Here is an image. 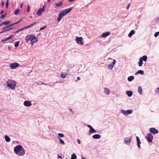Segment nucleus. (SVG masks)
Returning <instances> with one entry per match:
<instances>
[{"label": "nucleus", "instance_id": "1", "mask_svg": "<svg viewBox=\"0 0 159 159\" xmlns=\"http://www.w3.org/2000/svg\"><path fill=\"white\" fill-rule=\"evenodd\" d=\"M15 152L19 156H22L25 153L24 148L20 145H17L14 148Z\"/></svg>", "mask_w": 159, "mask_h": 159}, {"label": "nucleus", "instance_id": "2", "mask_svg": "<svg viewBox=\"0 0 159 159\" xmlns=\"http://www.w3.org/2000/svg\"><path fill=\"white\" fill-rule=\"evenodd\" d=\"M7 86L11 89L14 90L15 89L16 84V83L14 80H8L7 82Z\"/></svg>", "mask_w": 159, "mask_h": 159}, {"label": "nucleus", "instance_id": "3", "mask_svg": "<svg viewBox=\"0 0 159 159\" xmlns=\"http://www.w3.org/2000/svg\"><path fill=\"white\" fill-rule=\"evenodd\" d=\"M147 141L149 142H151L153 140V136L151 133L148 134L145 137Z\"/></svg>", "mask_w": 159, "mask_h": 159}, {"label": "nucleus", "instance_id": "4", "mask_svg": "<svg viewBox=\"0 0 159 159\" xmlns=\"http://www.w3.org/2000/svg\"><path fill=\"white\" fill-rule=\"evenodd\" d=\"M45 6L44 5L43 6L42 8H39L36 14L38 16H40L42 13L45 11Z\"/></svg>", "mask_w": 159, "mask_h": 159}, {"label": "nucleus", "instance_id": "5", "mask_svg": "<svg viewBox=\"0 0 159 159\" xmlns=\"http://www.w3.org/2000/svg\"><path fill=\"white\" fill-rule=\"evenodd\" d=\"M76 43H80L82 45H83L84 44L83 42V38L82 37H77L76 38Z\"/></svg>", "mask_w": 159, "mask_h": 159}, {"label": "nucleus", "instance_id": "6", "mask_svg": "<svg viewBox=\"0 0 159 159\" xmlns=\"http://www.w3.org/2000/svg\"><path fill=\"white\" fill-rule=\"evenodd\" d=\"M19 64L16 62L11 63L10 65V67L12 69H15L19 67Z\"/></svg>", "mask_w": 159, "mask_h": 159}, {"label": "nucleus", "instance_id": "7", "mask_svg": "<svg viewBox=\"0 0 159 159\" xmlns=\"http://www.w3.org/2000/svg\"><path fill=\"white\" fill-rule=\"evenodd\" d=\"M38 41V38H36L34 35H33L31 42V46H33L34 43L37 42Z\"/></svg>", "mask_w": 159, "mask_h": 159}, {"label": "nucleus", "instance_id": "8", "mask_svg": "<svg viewBox=\"0 0 159 159\" xmlns=\"http://www.w3.org/2000/svg\"><path fill=\"white\" fill-rule=\"evenodd\" d=\"M72 7H70L69 8L63 10L62 11H61V12H62L63 14L65 16L69 13L72 10Z\"/></svg>", "mask_w": 159, "mask_h": 159}, {"label": "nucleus", "instance_id": "9", "mask_svg": "<svg viewBox=\"0 0 159 159\" xmlns=\"http://www.w3.org/2000/svg\"><path fill=\"white\" fill-rule=\"evenodd\" d=\"M33 35V34H30L27 35L25 38V42L27 43L30 40L31 42Z\"/></svg>", "mask_w": 159, "mask_h": 159}, {"label": "nucleus", "instance_id": "10", "mask_svg": "<svg viewBox=\"0 0 159 159\" xmlns=\"http://www.w3.org/2000/svg\"><path fill=\"white\" fill-rule=\"evenodd\" d=\"M131 139V137H127L125 139V142L127 144L129 145L130 144Z\"/></svg>", "mask_w": 159, "mask_h": 159}, {"label": "nucleus", "instance_id": "11", "mask_svg": "<svg viewBox=\"0 0 159 159\" xmlns=\"http://www.w3.org/2000/svg\"><path fill=\"white\" fill-rule=\"evenodd\" d=\"M150 131L153 134H157L158 132V131L154 128H152L150 129Z\"/></svg>", "mask_w": 159, "mask_h": 159}, {"label": "nucleus", "instance_id": "12", "mask_svg": "<svg viewBox=\"0 0 159 159\" xmlns=\"http://www.w3.org/2000/svg\"><path fill=\"white\" fill-rule=\"evenodd\" d=\"M116 60H115V59L113 61V62H112V64H110L108 65V69H112L113 68V67L114 66V65L116 63Z\"/></svg>", "mask_w": 159, "mask_h": 159}, {"label": "nucleus", "instance_id": "13", "mask_svg": "<svg viewBox=\"0 0 159 159\" xmlns=\"http://www.w3.org/2000/svg\"><path fill=\"white\" fill-rule=\"evenodd\" d=\"M24 104L26 107H30L32 105L30 101H25L24 102Z\"/></svg>", "mask_w": 159, "mask_h": 159}, {"label": "nucleus", "instance_id": "14", "mask_svg": "<svg viewBox=\"0 0 159 159\" xmlns=\"http://www.w3.org/2000/svg\"><path fill=\"white\" fill-rule=\"evenodd\" d=\"M64 16V15H63V13L61 12L59 14V16L57 19V21H60L63 18V17Z\"/></svg>", "mask_w": 159, "mask_h": 159}, {"label": "nucleus", "instance_id": "15", "mask_svg": "<svg viewBox=\"0 0 159 159\" xmlns=\"http://www.w3.org/2000/svg\"><path fill=\"white\" fill-rule=\"evenodd\" d=\"M111 33L110 32H107L103 33L102 35V36L103 38H105L109 35Z\"/></svg>", "mask_w": 159, "mask_h": 159}, {"label": "nucleus", "instance_id": "16", "mask_svg": "<svg viewBox=\"0 0 159 159\" xmlns=\"http://www.w3.org/2000/svg\"><path fill=\"white\" fill-rule=\"evenodd\" d=\"M30 26L29 25H28V26H27L25 27V28L20 29L17 30L14 33L16 34V33H18V32H19L20 31H21L22 30H24L25 29H27V28H30Z\"/></svg>", "mask_w": 159, "mask_h": 159}, {"label": "nucleus", "instance_id": "17", "mask_svg": "<svg viewBox=\"0 0 159 159\" xmlns=\"http://www.w3.org/2000/svg\"><path fill=\"white\" fill-rule=\"evenodd\" d=\"M136 140L138 147L139 148H140V144L141 143L140 142L139 138L138 136L136 137Z\"/></svg>", "mask_w": 159, "mask_h": 159}, {"label": "nucleus", "instance_id": "18", "mask_svg": "<svg viewBox=\"0 0 159 159\" xmlns=\"http://www.w3.org/2000/svg\"><path fill=\"white\" fill-rule=\"evenodd\" d=\"M101 137V135L99 134H96L93 136V138L94 139H99Z\"/></svg>", "mask_w": 159, "mask_h": 159}, {"label": "nucleus", "instance_id": "19", "mask_svg": "<svg viewBox=\"0 0 159 159\" xmlns=\"http://www.w3.org/2000/svg\"><path fill=\"white\" fill-rule=\"evenodd\" d=\"M126 93L129 97H131L132 95L133 92L130 91H127Z\"/></svg>", "mask_w": 159, "mask_h": 159}, {"label": "nucleus", "instance_id": "20", "mask_svg": "<svg viewBox=\"0 0 159 159\" xmlns=\"http://www.w3.org/2000/svg\"><path fill=\"white\" fill-rule=\"evenodd\" d=\"M138 74H140L141 75H143L144 74V72L143 71L141 70H138V71H137L136 73H135V75H137Z\"/></svg>", "mask_w": 159, "mask_h": 159}, {"label": "nucleus", "instance_id": "21", "mask_svg": "<svg viewBox=\"0 0 159 159\" xmlns=\"http://www.w3.org/2000/svg\"><path fill=\"white\" fill-rule=\"evenodd\" d=\"M143 64V61H142V57H141L139 58V66L140 67L141 66H142Z\"/></svg>", "mask_w": 159, "mask_h": 159}, {"label": "nucleus", "instance_id": "22", "mask_svg": "<svg viewBox=\"0 0 159 159\" xmlns=\"http://www.w3.org/2000/svg\"><path fill=\"white\" fill-rule=\"evenodd\" d=\"M67 75V74L66 73H62V72L61 74V78H65Z\"/></svg>", "mask_w": 159, "mask_h": 159}, {"label": "nucleus", "instance_id": "23", "mask_svg": "<svg viewBox=\"0 0 159 159\" xmlns=\"http://www.w3.org/2000/svg\"><path fill=\"white\" fill-rule=\"evenodd\" d=\"M104 93L106 95H108L110 93V91L107 88H104Z\"/></svg>", "mask_w": 159, "mask_h": 159}, {"label": "nucleus", "instance_id": "24", "mask_svg": "<svg viewBox=\"0 0 159 159\" xmlns=\"http://www.w3.org/2000/svg\"><path fill=\"white\" fill-rule=\"evenodd\" d=\"M138 92L140 94H142L143 93V90L141 86H139L138 89Z\"/></svg>", "mask_w": 159, "mask_h": 159}, {"label": "nucleus", "instance_id": "25", "mask_svg": "<svg viewBox=\"0 0 159 159\" xmlns=\"http://www.w3.org/2000/svg\"><path fill=\"white\" fill-rule=\"evenodd\" d=\"M134 79V77L133 76H131L128 78V80L129 81H131Z\"/></svg>", "mask_w": 159, "mask_h": 159}, {"label": "nucleus", "instance_id": "26", "mask_svg": "<svg viewBox=\"0 0 159 159\" xmlns=\"http://www.w3.org/2000/svg\"><path fill=\"white\" fill-rule=\"evenodd\" d=\"M5 138L6 141L7 142H9L11 140V139L7 135L5 136Z\"/></svg>", "mask_w": 159, "mask_h": 159}, {"label": "nucleus", "instance_id": "27", "mask_svg": "<svg viewBox=\"0 0 159 159\" xmlns=\"http://www.w3.org/2000/svg\"><path fill=\"white\" fill-rule=\"evenodd\" d=\"M134 34V30H132L130 31V33L128 34V36L129 37H131L133 34Z\"/></svg>", "mask_w": 159, "mask_h": 159}, {"label": "nucleus", "instance_id": "28", "mask_svg": "<svg viewBox=\"0 0 159 159\" xmlns=\"http://www.w3.org/2000/svg\"><path fill=\"white\" fill-rule=\"evenodd\" d=\"M11 22V21H5L4 22H3L2 23V25H7L10 23Z\"/></svg>", "mask_w": 159, "mask_h": 159}, {"label": "nucleus", "instance_id": "29", "mask_svg": "<svg viewBox=\"0 0 159 159\" xmlns=\"http://www.w3.org/2000/svg\"><path fill=\"white\" fill-rule=\"evenodd\" d=\"M70 159H77L76 154L75 153L72 154L71 156V158Z\"/></svg>", "mask_w": 159, "mask_h": 159}, {"label": "nucleus", "instance_id": "30", "mask_svg": "<svg viewBox=\"0 0 159 159\" xmlns=\"http://www.w3.org/2000/svg\"><path fill=\"white\" fill-rule=\"evenodd\" d=\"M63 4V3L62 2H58V3H55V4L57 7H60L61 5H62Z\"/></svg>", "mask_w": 159, "mask_h": 159}, {"label": "nucleus", "instance_id": "31", "mask_svg": "<svg viewBox=\"0 0 159 159\" xmlns=\"http://www.w3.org/2000/svg\"><path fill=\"white\" fill-rule=\"evenodd\" d=\"M89 132L90 133H93L96 132V130L93 127L90 129Z\"/></svg>", "mask_w": 159, "mask_h": 159}, {"label": "nucleus", "instance_id": "32", "mask_svg": "<svg viewBox=\"0 0 159 159\" xmlns=\"http://www.w3.org/2000/svg\"><path fill=\"white\" fill-rule=\"evenodd\" d=\"M147 57L146 55H144L142 57V61L143 60L144 61H147Z\"/></svg>", "mask_w": 159, "mask_h": 159}, {"label": "nucleus", "instance_id": "33", "mask_svg": "<svg viewBox=\"0 0 159 159\" xmlns=\"http://www.w3.org/2000/svg\"><path fill=\"white\" fill-rule=\"evenodd\" d=\"M20 10L19 9H17L15 10L14 12V14L15 15H17L19 12L20 11Z\"/></svg>", "mask_w": 159, "mask_h": 159}, {"label": "nucleus", "instance_id": "34", "mask_svg": "<svg viewBox=\"0 0 159 159\" xmlns=\"http://www.w3.org/2000/svg\"><path fill=\"white\" fill-rule=\"evenodd\" d=\"M7 13H4L3 14H2V16L0 17V19H2L4 18L7 16Z\"/></svg>", "mask_w": 159, "mask_h": 159}, {"label": "nucleus", "instance_id": "35", "mask_svg": "<svg viewBox=\"0 0 159 159\" xmlns=\"http://www.w3.org/2000/svg\"><path fill=\"white\" fill-rule=\"evenodd\" d=\"M127 115L128 114L132 113L133 111L131 109L128 110L126 111Z\"/></svg>", "mask_w": 159, "mask_h": 159}, {"label": "nucleus", "instance_id": "36", "mask_svg": "<svg viewBox=\"0 0 159 159\" xmlns=\"http://www.w3.org/2000/svg\"><path fill=\"white\" fill-rule=\"evenodd\" d=\"M20 42L19 41H16L15 42L14 44V46L16 47H17L19 44Z\"/></svg>", "mask_w": 159, "mask_h": 159}, {"label": "nucleus", "instance_id": "37", "mask_svg": "<svg viewBox=\"0 0 159 159\" xmlns=\"http://www.w3.org/2000/svg\"><path fill=\"white\" fill-rule=\"evenodd\" d=\"M121 112L122 113H123L124 115L125 116L127 115V111H126L123 110H121Z\"/></svg>", "mask_w": 159, "mask_h": 159}, {"label": "nucleus", "instance_id": "38", "mask_svg": "<svg viewBox=\"0 0 159 159\" xmlns=\"http://www.w3.org/2000/svg\"><path fill=\"white\" fill-rule=\"evenodd\" d=\"M13 29V28H11L9 29H7V30H6L3 31H2V32H0V34H2V33H4V32H6V31L9 30H11V29Z\"/></svg>", "mask_w": 159, "mask_h": 159}, {"label": "nucleus", "instance_id": "39", "mask_svg": "<svg viewBox=\"0 0 159 159\" xmlns=\"http://www.w3.org/2000/svg\"><path fill=\"white\" fill-rule=\"evenodd\" d=\"M155 92L156 93L159 95V87L157 88L155 90Z\"/></svg>", "mask_w": 159, "mask_h": 159}, {"label": "nucleus", "instance_id": "40", "mask_svg": "<svg viewBox=\"0 0 159 159\" xmlns=\"http://www.w3.org/2000/svg\"><path fill=\"white\" fill-rule=\"evenodd\" d=\"M14 37V35H11L9 37H8L7 38L9 40L10 39H12Z\"/></svg>", "mask_w": 159, "mask_h": 159}, {"label": "nucleus", "instance_id": "41", "mask_svg": "<svg viewBox=\"0 0 159 159\" xmlns=\"http://www.w3.org/2000/svg\"><path fill=\"white\" fill-rule=\"evenodd\" d=\"M58 135L59 137H64V134H63L59 133H58Z\"/></svg>", "mask_w": 159, "mask_h": 159}, {"label": "nucleus", "instance_id": "42", "mask_svg": "<svg viewBox=\"0 0 159 159\" xmlns=\"http://www.w3.org/2000/svg\"><path fill=\"white\" fill-rule=\"evenodd\" d=\"M37 23V22L36 21H35L34 22L32 23V24L30 25H29L30 26V27H31L34 26V25H36Z\"/></svg>", "mask_w": 159, "mask_h": 159}, {"label": "nucleus", "instance_id": "43", "mask_svg": "<svg viewBox=\"0 0 159 159\" xmlns=\"http://www.w3.org/2000/svg\"><path fill=\"white\" fill-rule=\"evenodd\" d=\"M59 141L60 143L62 144H65L64 141L61 139H59Z\"/></svg>", "mask_w": 159, "mask_h": 159}, {"label": "nucleus", "instance_id": "44", "mask_svg": "<svg viewBox=\"0 0 159 159\" xmlns=\"http://www.w3.org/2000/svg\"><path fill=\"white\" fill-rule=\"evenodd\" d=\"M46 28H47V26L46 25H45L43 27H42V28H40L39 30H44V29H46Z\"/></svg>", "mask_w": 159, "mask_h": 159}, {"label": "nucleus", "instance_id": "45", "mask_svg": "<svg viewBox=\"0 0 159 159\" xmlns=\"http://www.w3.org/2000/svg\"><path fill=\"white\" fill-rule=\"evenodd\" d=\"M159 34V32H157L155 33L154 34V36L157 37Z\"/></svg>", "mask_w": 159, "mask_h": 159}, {"label": "nucleus", "instance_id": "46", "mask_svg": "<svg viewBox=\"0 0 159 159\" xmlns=\"http://www.w3.org/2000/svg\"><path fill=\"white\" fill-rule=\"evenodd\" d=\"M9 1V0H7V2H6V7L7 8L8 7Z\"/></svg>", "mask_w": 159, "mask_h": 159}, {"label": "nucleus", "instance_id": "47", "mask_svg": "<svg viewBox=\"0 0 159 159\" xmlns=\"http://www.w3.org/2000/svg\"><path fill=\"white\" fill-rule=\"evenodd\" d=\"M7 40H8V39H7V38H6V39H4L2 40L1 42H3L6 41Z\"/></svg>", "mask_w": 159, "mask_h": 159}, {"label": "nucleus", "instance_id": "48", "mask_svg": "<svg viewBox=\"0 0 159 159\" xmlns=\"http://www.w3.org/2000/svg\"><path fill=\"white\" fill-rule=\"evenodd\" d=\"M30 5H27V11L29 12L30 11Z\"/></svg>", "mask_w": 159, "mask_h": 159}, {"label": "nucleus", "instance_id": "49", "mask_svg": "<svg viewBox=\"0 0 159 159\" xmlns=\"http://www.w3.org/2000/svg\"><path fill=\"white\" fill-rule=\"evenodd\" d=\"M14 25H15V23H13L11 24V25H9V26H8V27H11V26H13Z\"/></svg>", "mask_w": 159, "mask_h": 159}, {"label": "nucleus", "instance_id": "50", "mask_svg": "<svg viewBox=\"0 0 159 159\" xmlns=\"http://www.w3.org/2000/svg\"><path fill=\"white\" fill-rule=\"evenodd\" d=\"M77 142L78 144H80L81 143L80 140L79 139H77Z\"/></svg>", "mask_w": 159, "mask_h": 159}, {"label": "nucleus", "instance_id": "51", "mask_svg": "<svg viewBox=\"0 0 159 159\" xmlns=\"http://www.w3.org/2000/svg\"><path fill=\"white\" fill-rule=\"evenodd\" d=\"M4 5V2L3 1L1 2V5L2 7H3Z\"/></svg>", "mask_w": 159, "mask_h": 159}, {"label": "nucleus", "instance_id": "52", "mask_svg": "<svg viewBox=\"0 0 159 159\" xmlns=\"http://www.w3.org/2000/svg\"><path fill=\"white\" fill-rule=\"evenodd\" d=\"M87 125L88 127H89V128L90 129L91 128H92V127L90 125Z\"/></svg>", "mask_w": 159, "mask_h": 159}, {"label": "nucleus", "instance_id": "53", "mask_svg": "<svg viewBox=\"0 0 159 159\" xmlns=\"http://www.w3.org/2000/svg\"><path fill=\"white\" fill-rule=\"evenodd\" d=\"M87 125L88 127H89V128L90 129L91 128H92V127L90 125Z\"/></svg>", "mask_w": 159, "mask_h": 159}, {"label": "nucleus", "instance_id": "54", "mask_svg": "<svg viewBox=\"0 0 159 159\" xmlns=\"http://www.w3.org/2000/svg\"><path fill=\"white\" fill-rule=\"evenodd\" d=\"M87 125L88 127H89V128L90 129L91 128H92V127L90 125Z\"/></svg>", "mask_w": 159, "mask_h": 159}, {"label": "nucleus", "instance_id": "55", "mask_svg": "<svg viewBox=\"0 0 159 159\" xmlns=\"http://www.w3.org/2000/svg\"><path fill=\"white\" fill-rule=\"evenodd\" d=\"M9 28V27H8V26H7V27H5V28H3L2 29V30H5V29H7V28Z\"/></svg>", "mask_w": 159, "mask_h": 159}, {"label": "nucleus", "instance_id": "56", "mask_svg": "<svg viewBox=\"0 0 159 159\" xmlns=\"http://www.w3.org/2000/svg\"><path fill=\"white\" fill-rule=\"evenodd\" d=\"M69 110H70L71 112H72V113H73V114H74V113L73 111H72V109H69Z\"/></svg>", "mask_w": 159, "mask_h": 159}, {"label": "nucleus", "instance_id": "57", "mask_svg": "<svg viewBox=\"0 0 159 159\" xmlns=\"http://www.w3.org/2000/svg\"><path fill=\"white\" fill-rule=\"evenodd\" d=\"M3 12H4V11H2V10L1 11V12H0V14H2V13H3Z\"/></svg>", "mask_w": 159, "mask_h": 159}, {"label": "nucleus", "instance_id": "58", "mask_svg": "<svg viewBox=\"0 0 159 159\" xmlns=\"http://www.w3.org/2000/svg\"><path fill=\"white\" fill-rule=\"evenodd\" d=\"M74 0H68V1L69 2H71L74 1Z\"/></svg>", "mask_w": 159, "mask_h": 159}, {"label": "nucleus", "instance_id": "59", "mask_svg": "<svg viewBox=\"0 0 159 159\" xmlns=\"http://www.w3.org/2000/svg\"><path fill=\"white\" fill-rule=\"evenodd\" d=\"M130 6V4H129L128 6L127 7V9H128L129 7Z\"/></svg>", "mask_w": 159, "mask_h": 159}, {"label": "nucleus", "instance_id": "60", "mask_svg": "<svg viewBox=\"0 0 159 159\" xmlns=\"http://www.w3.org/2000/svg\"><path fill=\"white\" fill-rule=\"evenodd\" d=\"M77 80H80V78L79 77H78L77 78Z\"/></svg>", "mask_w": 159, "mask_h": 159}, {"label": "nucleus", "instance_id": "61", "mask_svg": "<svg viewBox=\"0 0 159 159\" xmlns=\"http://www.w3.org/2000/svg\"><path fill=\"white\" fill-rule=\"evenodd\" d=\"M21 20H22L21 19H20V20H19L17 22H18V23H20L21 21Z\"/></svg>", "mask_w": 159, "mask_h": 159}, {"label": "nucleus", "instance_id": "62", "mask_svg": "<svg viewBox=\"0 0 159 159\" xmlns=\"http://www.w3.org/2000/svg\"><path fill=\"white\" fill-rule=\"evenodd\" d=\"M41 83H42V84H44V85H46V83H43V82H41Z\"/></svg>", "mask_w": 159, "mask_h": 159}, {"label": "nucleus", "instance_id": "63", "mask_svg": "<svg viewBox=\"0 0 159 159\" xmlns=\"http://www.w3.org/2000/svg\"><path fill=\"white\" fill-rule=\"evenodd\" d=\"M22 6H23V4L22 3V4L20 6V7L22 8Z\"/></svg>", "mask_w": 159, "mask_h": 159}, {"label": "nucleus", "instance_id": "64", "mask_svg": "<svg viewBox=\"0 0 159 159\" xmlns=\"http://www.w3.org/2000/svg\"><path fill=\"white\" fill-rule=\"evenodd\" d=\"M58 157L59 158H62V157L60 156H59L58 155Z\"/></svg>", "mask_w": 159, "mask_h": 159}]
</instances>
